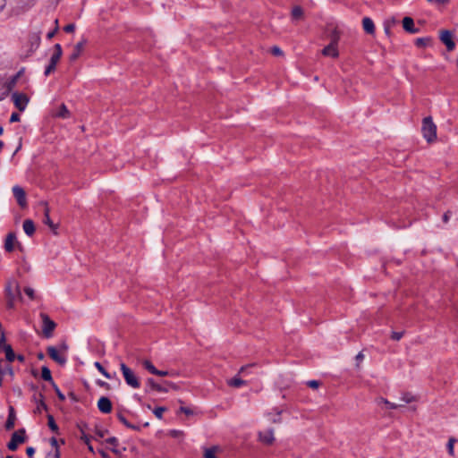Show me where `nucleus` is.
<instances>
[{
	"label": "nucleus",
	"mask_w": 458,
	"mask_h": 458,
	"mask_svg": "<svg viewBox=\"0 0 458 458\" xmlns=\"http://www.w3.org/2000/svg\"><path fill=\"white\" fill-rule=\"evenodd\" d=\"M422 134L428 143L433 142L437 139V126L433 123L431 116H427L422 121Z\"/></svg>",
	"instance_id": "nucleus-1"
},
{
	"label": "nucleus",
	"mask_w": 458,
	"mask_h": 458,
	"mask_svg": "<svg viewBox=\"0 0 458 458\" xmlns=\"http://www.w3.org/2000/svg\"><path fill=\"white\" fill-rule=\"evenodd\" d=\"M62 55L63 50L61 45L55 44L54 46V53L50 58L49 64L45 69V76H48L51 72H53L55 70L56 64L60 61Z\"/></svg>",
	"instance_id": "nucleus-2"
},
{
	"label": "nucleus",
	"mask_w": 458,
	"mask_h": 458,
	"mask_svg": "<svg viewBox=\"0 0 458 458\" xmlns=\"http://www.w3.org/2000/svg\"><path fill=\"white\" fill-rule=\"evenodd\" d=\"M120 368L126 384L132 388H139L140 384L135 373L124 363H121Z\"/></svg>",
	"instance_id": "nucleus-3"
},
{
	"label": "nucleus",
	"mask_w": 458,
	"mask_h": 458,
	"mask_svg": "<svg viewBox=\"0 0 458 458\" xmlns=\"http://www.w3.org/2000/svg\"><path fill=\"white\" fill-rule=\"evenodd\" d=\"M24 442H25V429L21 428V429L15 431L12 435L11 440L7 444V447L11 451H15L18 448V445Z\"/></svg>",
	"instance_id": "nucleus-4"
},
{
	"label": "nucleus",
	"mask_w": 458,
	"mask_h": 458,
	"mask_svg": "<svg viewBox=\"0 0 458 458\" xmlns=\"http://www.w3.org/2000/svg\"><path fill=\"white\" fill-rule=\"evenodd\" d=\"M40 317L43 322V335L46 338H50L56 327V324L45 313H41Z\"/></svg>",
	"instance_id": "nucleus-5"
},
{
	"label": "nucleus",
	"mask_w": 458,
	"mask_h": 458,
	"mask_svg": "<svg viewBox=\"0 0 458 458\" xmlns=\"http://www.w3.org/2000/svg\"><path fill=\"white\" fill-rule=\"evenodd\" d=\"M12 98L15 107L18 108L19 111L22 112L25 110L27 104L29 102V98L27 97V95L19 92H13L12 95Z\"/></svg>",
	"instance_id": "nucleus-6"
},
{
	"label": "nucleus",
	"mask_w": 458,
	"mask_h": 458,
	"mask_svg": "<svg viewBox=\"0 0 458 458\" xmlns=\"http://www.w3.org/2000/svg\"><path fill=\"white\" fill-rule=\"evenodd\" d=\"M15 245H17L20 249H21V245L17 241L15 233L11 232L5 237L4 244V250L9 253L13 252Z\"/></svg>",
	"instance_id": "nucleus-7"
},
{
	"label": "nucleus",
	"mask_w": 458,
	"mask_h": 458,
	"mask_svg": "<svg viewBox=\"0 0 458 458\" xmlns=\"http://www.w3.org/2000/svg\"><path fill=\"white\" fill-rule=\"evenodd\" d=\"M259 440L267 445H271L275 441L274 429L268 428L259 432Z\"/></svg>",
	"instance_id": "nucleus-8"
},
{
	"label": "nucleus",
	"mask_w": 458,
	"mask_h": 458,
	"mask_svg": "<svg viewBox=\"0 0 458 458\" xmlns=\"http://www.w3.org/2000/svg\"><path fill=\"white\" fill-rule=\"evenodd\" d=\"M13 193L14 198L17 200L18 205L21 208L26 207L27 201H26V193H25L24 190L21 187L15 185L13 187Z\"/></svg>",
	"instance_id": "nucleus-9"
},
{
	"label": "nucleus",
	"mask_w": 458,
	"mask_h": 458,
	"mask_svg": "<svg viewBox=\"0 0 458 458\" xmlns=\"http://www.w3.org/2000/svg\"><path fill=\"white\" fill-rule=\"evenodd\" d=\"M440 40L445 45L448 51H453L455 47V43L452 38V32L450 30H442L440 32Z\"/></svg>",
	"instance_id": "nucleus-10"
},
{
	"label": "nucleus",
	"mask_w": 458,
	"mask_h": 458,
	"mask_svg": "<svg viewBox=\"0 0 458 458\" xmlns=\"http://www.w3.org/2000/svg\"><path fill=\"white\" fill-rule=\"evenodd\" d=\"M112 403L108 397L102 396L98 401V408L103 413H110L112 411Z\"/></svg>",
	"instance_id": "nucleus-11"
},
{
	"label": "nucleus",
	"mask_w": 458,
	"mask_h": 458,
	"mask_svg": "<svg viewBox=\"0 0 458 458\" xmlns=\"http://www.w3.org/2000/svg\"><path fill=\"white\" fill-rule=\"evenodd\" d=\"M47 353L49 357L60 365L66 363V358L58 353V351L54 346L47 347Z\"/></svg>",
	"instance_id": "nucleus-12"
},
{
	"label": "nucleus",
	"mask_w": 458,
	"mask_h": 458,
	"mask_svg": "<svg viewBox=\"0 0 458 458\" xmlns=\"http://www.w3.org/2000/svg\"><path fill=\"white\" fill-rule=\"evenodd\" d=\"M148 388L146 389V392H149L150 390H155L161 393H166L168 392V389L164 387L161 384L157 383L153 378L149 377L146 381Z\"/></svg>",
	"instance_id": "nucleus-13"
},
{
	"label": "nucleus",
	"mask_w": 458,
	"mask_h": 458,
	"mask_svg": "<svg viewBox=\"0 0 458 458\" xmlns=\"http://www.w3.org/2000/svg\"><path fill=\"white\" fill-rule=\"evenodd\" d=\"M20 77V72H18L16 75L12 76L10 79H8L3 85V88L4 89V95L7 96L13 89L15 87L17 81Z\"/></svg>",
	"instance_id": "nucleus-14"
},
{
	"label": "nucleus",
	"mask_w": 458,
	"mask_h": 458,
	"mask_svg": "<svg viewBox=\"0 0 458 458\" xmlns=\"http://www.w3.org/2000/svg\"><path fill=\"white\" fill-rule=\"evenodd\" d=\"M403 27L409 33L415 34V33H418L420 31L419 28H416L414 26L413 19L411 18V17H408V16L403 18Z\"/></svg>",
	"instance_id": "nucleus-15"
},
{
	"label": "nucleus",
	"mask_w": 458,
	"mask_h": 458,
	"mask_svg": "<svg viewBox=\"0 0 458 458\" xmlns=\"http://www.w3.org/2000/svg\"><path fill=\"white\" fill-rule=\"evenodd\" d=\"M43 223L45 225H48L54 233H55V234L57 233V232H56L57 225L54 224L53 221L51 220V218L49 216V208H48L47 203H45Z\"/></svg>",
	"instance_id": "nucleus-16"
},
{
	"label": "nucleus",
	"mask_w": 458,
	"mask_h": 458,
	"mask_svg": "<svg viewBox=\"0 0 458 458\" xmlns=\"http://www.w3.org/2000/svg\"><path fill=\"white\" fill-rule=\"evenodd\" d=\"M85 43L86 40H81L75 45L74 49L69 57L71 62H74L80 56L84 48Z\"/></svg>",
	"instance_id": "nucleus-17"
},
{
	"label": "nucleus",
	"mask_w": 458,
	"mask_h": 458,
	"mask_svg": "<svg viewBox=\"0 0 458 458\" xmlns=\"http://www.w3.org/2000/svg\"><path fill=\"white\" fill-rule=\"evenodd\" d=\"M15 420H16V416H15L14 408L13 406H10L9 407L8 418H7L6 422H5V428L7 430H11V429H13L14 428Z\"/></svg>",
	"instance_id": "nucleus-18"
},
{
	"label": "nucleus",
	"mask_w": 458,
	"mask_h": 458,
	"mask_svg": "<svg viewBox=\"0 0 458 458\" xmlns=\"http://www.w3.org/2000/svg\"><path fill=\"white\" fill-rule=\"evenodd\" d=\"M22 228L28 236H32L36 230L34 222L31 219L24 220Z\"/></svg>",
	"instance_id": "nucleus-19"
},
{
	"label": "nucleus",
	"mask_w": 458,
	"mask_h": 458,
	"mask_svg": "<svg viewBox=\"0 0 458 458\" xmlns=\"http://www.w3.org/2000/svg\"><path fill=\"white\" fill-rule=\"evenodd\" d=\"M362 26H363V30L368 33V34H374L375 32V25H374V22L373 21L369 18V17H364L363 20H362Z\"/></svg>",
	"instance_id": "nucleus-20"
},
{
	"label": "nucleus",
	"mask_w": 458,
	"mask_h": 458,
	"mask_svg": "<svg viewBox=\"0 0 458 458\" xmlns=\"http://www.w3.org/2000/svg\"><path fill=\"white\" fill-rule=\"evenodd\" d=\"M322 54L326 56H332L334 58L339 55L337 47L331 44L324 47V49L322 50Z\"/></svg>",
	"instance_id": "nucleus-21"
},
{
	"label": "nucleus",
	"mask_w": 458,
	"mask_h": 458,
	"mask_svg": "<svg viewBox=\"0 0 458 458\" xmlns=\"http://www.w3.org/2000/svg\"><path fill=\"white\" fill-rule=\"evenodd\" d=\"M4 352H5L6 360L9 362H13L15 360L16 356L14 354V352H13L12 346L10 344H4Z\"/></svg>",
	"instance_id": "nucleus-22"
},
{
	"label": "nucleus",
	"mask_w": 458,
	"mask_h": 458,
	"mask_svg": "<svg viewBox=\"0 0 458 458\" xmlns=\"http://www.w3.org/2000/svg\"><path fill=\"white\" fill-rule=\"evenodd\" d=\"M227 384L230 386H233V387H241L242 386H244L246 385V381L245 380H242V378H240L238 376L227 380Z\"/></svg>",
	"instance_id": "nucleus-23"
},
{
	"label": "nucleus",
	"mask_w": 458,
	"mask_h": 458,
	"mask_svg": "<svg viewBox=\"0 0 458 458\" xmlns=\"http://www.w3.org/2000/svg\"><path fill=\"white\" fill-rule=\"evenodd\" d=\"M41 377L45 381L51 383V385H53V383H55L53 380L50 369L46 366L42 367V369H41Z\"/></svg>",
	"instance_id": "nucleus-24"
},
{
	"label": "nucleus",
	"mask_w": 458,
	"mask_h": 458,
	"mask_svg": "<svg viewBox=\"0 0 458 458\" xmlns=\"http://www.w3.org/2000/svg\"><path fill=\"white\" fill-rule=\"evenodd\" d=\"M55 116L64 118V119L68 118L70 116V112L64 104H62L59 106L58 111L55 113Z\"/></svg>",
	"instance_id": "nucleus-25"
},
{
	"label": "nucleus",
	"mask_w": 458,
	"mask_h": 458,
	"mask_svg": "<svg viewBox=\"0 0 458 458\" xmlns=\"http://www.w3.org/2000/svg\"><path fill=\"white\" fill-rule=\"evenodd\" d=\"M47 425H48L49 428H50L53 432H55V433L58 434L59 428H58L57 424L55 423V419H54L53 415H50V414H49V415H47Z\"/></svg>",
	"instance_id": "nucleus-26"
},
{
	"label": "nucleus",
	"mask_w": 458,
	"mask_h": 458,
	"mask_svg": "<svg viewBox=\"0 0 458 458\" xmlns=\"http://www.w3.org/2000/svg\"><path fill=\"white\" fill-rule=\"evenodd\" d=\"M330 38V43L331 45L336 46L338 44V41L340 39L339 32L336 29L333 30L329 35Z\"/></svg>",
	"instance_id": "nucleus-27"
},
{
	"label": "nucleus",
	"mask_w": 458,
	"mask_h": 458,
	"mask_svg": "<svg viewBox=\"0 0 458 458\" xmlns=\"http://www.w3.org/2000/svg\"><path fill=\"white\" fill-rule=\"evenodd\" d=\"M303 15V10L300 6H294L292 10V17L294 20H299Z\"/></svg>",
	"instance_id": "nucleus-28"
},
{
	"label": "nucleus",
	"mask_w": 458,
	"mask_h": 458,
	"mask_svg": "<svg viewBox=\"0 0 458 458\" xmlns=\"http://www.w3.org/2000/svg\"><path fill=\"white\" fill-rule=\"evenodd\" d=\"M142 366L144 367V369H146L149 373H151L153 375L155 374V372L157 370L156 367L148 360H144L142 361Z\"/></svg>",
	"instance_id": "nucleus-29"
},
{
	"label": "nucleus",
	"mask_w": 458,
	"mask_h": 458,
	"mask_svg": "<svg viewBox=\"0 0 458 458\" xmlns=\"http://www.w3.org/2000/svg\"><path fill=\"white\" fill-rule=\"evenodd\" d=\"M216 450H217L216 446L206 448L205 452H204V458H216Z\"/></svg>",
	"instance_id": "nucleus-30"
},
{
	"label": "nucleus",
	"mask_w": 458,
	"mask_h": 458,
	"mask_svg": "<svg viewBox=\"0 0 458 458\" xmlns=\"http://www.w3.org/2000/svg\"><path fill=\"white\" fill-rule=\"evenodd\" d=\"M431 41L430 38H419L415 40V45L418 47H424Z\"/></svg>",
	"instance_id": "nucleus-31"
},
{
	"label": "nucleus",
	"mask_w": 458,
	"mask_h": 458,
	"mask_svg": "<svg viewBox=\"0 0 458 458\" xmlns=\"http://www.w3.org/2000/svg\"><path fill=\"white\" fill-rule=\"evenodd\" d=\"M95 367L106 378H111V375L106 370V369L98 362H95Z\"/></svg>",
	"instance_id": "nucleus-32"
},
{
	"label": "nucleus",
	"mask_w": 458,
	"mask_h": 458,
	"mask_svg": "<svg viewBox=\"0 0 458 458\" xmlns=\"http://www.w3.org/2000/svg\"><path fill=\"white\" fill-rule=\"evenodd\" d=\"M380 402L385 403L387 406V408H389V409H396L398 407L403 406V404H396V403L389 402L387 399H385V398H380Z\"/></svg>",
	"instance_id": "nucleus-33"
},
{
	"label": "nucleus",
	"mask_w": 458,
	"mask_h": 458,
	"mask_svg": "<svg viewBox=\"0 0 458 458\" xmlns=\"http://www.w3.org/2000/svg\"><path fill=\"white\" fill-rule=\"evenodd\" d=\"M106 442L109 445H112L114 447H115L118 445V439L115 437L107 438ZM112 452H114V454H119L115 448H112Z\"/></svg>",
	"instance_id": "nucleus-34"
},
{
	"label": "nucleus",
	"mask_w": 458,
	"mask_h": 458,
	"mask_svg": "<svg viewBox=\"0 0 458 458\" xmlns=\"http://www.w3.org/2000/svg\"><path fill=\"white\" fill-rule=\"evenodd\" d=\"M161 385L164 387L167 388V389H169V388L174 389V390H178L179 389V386L176 385L175 383L171 382V381L164 380L161 383Z\"/></svg>",
	"instance_id": "nucleus-35"
},
{
	"label": "nucleus",
	"mask_w": 458,
	"mask_h": 458,
	"mask_svg": "<svg viewBox=\"0 0 458 458\" xmlns=\"http://www.w3.org/2000/svg\"><path fill=\"white\" fill-rule=\"evenodd\" d=\"M39 397H40V400L38 403V407L36 409V411L37 412H40V409H44V410H47V405L46 404V403L44 402V396L42 394H39Z\"/></svg>",
	"instance_id": "nucleus-36"
},
{
	"label": "nucleus",
	"mask_w": 458,
	"mask_h": 458,
	"mask_svg": "<svg viewBox=\"0 0 458 458\" xmlns=\"http://www.w3.org/2000/svg\"><path fill=\"white\" fill-rule=\"evenodd\" d=\"M52 386H53V388H54V390H55V394H56V395H57L58 399H59L60 401H64V400H65V396H64V394L60 391V389H59V388H58V386L55 385V383H53Z\"/></svg>",
	"instance_id": "nucleus-37"
},
{
	"label": "nucleus",
	"mask_w": 458,
	"mask_h": 458,
	"mask_svg": "<svg viewBox=\"0 0 458 458\" xmlns=\"http://www.w3.org/2000/svg\"><path fill=\"white\" fill-rule=\"evenodd\" d=\"M402 400L405 403H411L413 401H415V397L410 394V393H405L403 397H402Z\"/></svg>",
	"instance_id": "nucleus-38"
},
{
	"label": "nucleus",
	"mask_w": 458,
	"mask_h": 458,
	"mask_svg": "<svg viewBox=\"0 0 458 458\" xmlns=\"http://www.w3.org/2000/svg\"><path fill=\"white\" fill-rule=\"evenodd\" d=\"M166 410L165 407H157L155 408V410L153 411L155 416L158 419H162V416H163V412Z\"/></svg>",
	"instance_id": "nucleus-39"
},
{
	"label": "nucleus",
	"mask_w": 458,
	"mask_h": 458,
	"mask_svg": "<svg viewBox=\"0 0 458 458\" xmlns=\"http://www.w3.org/2000/svg\"><path fill=\"white\" fill-rule=\"evenodd\" d=\"M154 375L159 376V377H166V376H173L174 373L173 371L168 370H159L157 369Z\"/></svg>",
	"instance_id": "nucleus-40"
},
{
	"label": "nucleus",
	"mask_w": 458,
	"mask_h": 458,
	"mask_svg": "<svg viewBox=\"0 0 458 458\" xmlns=\"http://www.w3.org/2000/svg\"><path fill=\"white\" fill-rule=\"evenodd\" d=\"M455 441L456 440L454 437H451L447 443V451L451 455L454 454V444Z\"/></svg>",
	"instance_id": "nucleus-41"
},
{
	"label": "nucleus",
	"mask_w": 458,
	"mask_h": 458,
	"mask_svg": "<svg viewBox=\"0 0 458 458\" xmlns=\"http://www.w3.org/2000/svg\"><path fill=\"white\" fill-rule=\"evenodd\" d=\"M117 418L125 427H130V422L122 413H117Z\"/></svg>",
	"instance_id": "nucleus-42"
},
{
	"label": "nucleus",
	"mask_w": 458,
	"mask_h": 458,
	"mask_svg": "<svg viewBox=\"0 0 458 458\" xmlns=\"http://www.w3.org/2000/svg\"><path fill=\"white\" fill-rule=\"evenodd\" d=\"M403 335V332H393L391 338L394 341H399Z\"/></svg>",
	"instance_id": "nucleus-43"
},
{
	"label": "nucleus",
	"mask_w": 458,
	"mask_h": 458,
	"mask_svg": "<svg viewBox=\"0 0 458 458\" xmlns=\"http://www.w3.org/2000/svg\"><path fill=\"white\" fill-rule=\"evenodd\" d=\"M271 53L274 55H276V56H279V55H283V51L281 50L280 47L275 46L271 48Z\"/></svg>",
	"instance_id": "nucleus-44"
},
{
	"label": "nucleus",
	"mask_w": 458,
	"mask_h": 458,
	"mask_svg": "<svg viewBox=\"0 0 458 458\" xmlns=\"http://www.w3.org/2000/svg\"><path fill=\"white\" fill-rule=\"evenodd\" d=\"M40 43V37L38 35V34H34L33 36H31V44L32 46L35 45V46H38Z\"/></svg>",
	"instance_id": "nucleus-45"
},
{
	"label": "nucleus",
	"mask_w": 458,
	"mask_h": 458,
	"mask_svg": "<svg viewBox=\"0 0 458 458\" xmlns=\"http://www.w3.org/2000/svg\"><path fill=\"white\" fill-rule=\"evenodd\" d=\"M82 435L81 437V439L86 444V445H89V441H90V437L86 435L84 432H83V428H80Z\"/></svg>",
	"instance_id": "nucleus-46"
},
{
	"label": "nucleus",
	"mask_w": 458,
	"mask_h": 458,
	"mask_svg": "<svg viewBox=\"0 0 458 458\" xmlns=\"http://www.w3.org/2000/svg\"><path fill=\"white\" fill-rule=\"evenodd\" d=\"M307 385L311 388H318L320 386V382L318 380H310Z\"/></svg>",
	"instance_id": "nucleus-47"
},
{
	"label": "nucleus",
	"mask_w": 458,
	"mask_h": 458,
	"mask_svg": "<svg viewBox=\"0 0 458 458\" xmlns=\"http://www.w3.org/2000/svg\"><path fill=\"white\" fill-rule=\"evenodd\" d=\"M24 293L31 299H34V290L30 287H25Z\"/></svg>",
	"instance_id": "nucleus-48"
},
{
	"label": "nucleus",
	"mask_w": 458,
	"mask_h": 458,
	"mask_svg": "<svg viewBox=\"0 0 458 458\" xmlns=\"http://www.w3.org/2000/svg\"><path fill=\"white\" fill-rule=\"evenodd\" d=\"M95 432H96V435L98 437H104L106 436V434L108 433V430L107 429L103 430V429L96 428Z\"/></svg>",
	"instance_id": "nucleus-49"
},
{
	"label": "nucleus",
	"mask_w": 458,
	"mask_h": 458,
	"mask_svg": "<svg viewBox=\"0 0 458 458\" xmlns=\"http://www.w3.org/2000/svg\"><path fill=\"white\" fill-rule=\"evenodd\" d=\"M64 31L67 32V33H71V32H73L74 30H75V25L73 23H70V24H67L64 28Z\"/></svg>",
	"instance_id": "nucleus-50"
},
{
	"label": "nucleus",
	"mask_w": 458,
	"mask_h": 458,
	"mask_svg": "<svg viewBox=\"0 0 458 458\" xmlns=\"http://www.w3.org/2000/svg\"><path fill=\"white\" fill-rule=\"evenodd\" d=\"M20 119H21V116L18 113H13L10 117V122L11 123L19 122Z\"/></svg>",
	"instance_id": "nucleus-51"
},
{
	"label": "nucleus",
	"mask_w": 458,
	"mask_h": 458,
	"mask_svg": "<svg viewBox=\"0 0 458 458\" xmlns=\"http://www.w3.org/2000/svg\"><path fill=\"white\" fill-rule=\"evenodd\" d=\"M5 293L8 298H14V295L12 291L11 284H9L5 288Z\"/></svg>",
	"instance_id": "nucleus-52"
},
{
	"label": "nucleus",
	"mask_w": 458,
	"mask_h": 458,
	"mask_svg": "<svg viewBox=\"0 0 458 458\" xmlns=\"http://www.w3.org/2000/svg\"><path fill=\"white\" fill-rule=\"evenodd\" d=\"M180 411L185 413L186 415L193 414V411L190 408L184 406L180 407Z\"/></svg>",
	"instance_id": "nucleus-53"
},
{
	"label": "nucleus",
	"mask_w": 458,
	"mask_h": 458,
	"mask_svg": "<svg viewBox=\"0 0 458 458\" xmlns=\"http://www.w3.org/2000/svg\"><path fill=\"white\" fill-rule=\"evenodd\" d=\"M47 458H60V451L59 448L56 447V450L54 454H48Z\"/></svg>",
	"instance_id": "nucleus-54"
},
{
	"label": "nucleus",
	"mask_w": 458,
	"mask_h": 458,
	"mask_svg": "<svg viewBox=\"0 0 458 458\" xmlns=\"http://www.w3.org/2000/svg\"><path fill=\"white\" fill-rule=\"evenodd\" d=\"M255 364H248L246 366H242L240 370H239V374H242V373H244L250 367H253Z\"/></svg>",
	"instance_id": "nucleus-55"
},
{
	"label": "nucleus",
	"mask_w": 458,
	"mask_h": 458,
	"mask_svg": "<svg viewBox=\"0 0 458 458\" xmlns=\"http://www.w3.org/2000/svg\"><path fill=\"white\" fill-rule=\"evenodd\" d=\"M280 414H281V411H278L276 412V415H277V416H276V418H274V419H272V420H271L273 423H280V422H281Z\"/></svg>",
	"instance_id": "nucleus-56"
},
{
	"label": "nucleus",
	"mask_w": 458,
	"mask_h": 458,
	"mask_svg": "<svg viewBox=\"0 0 458 458\" xmlns=\"http://www.w3.org/2000/svg\"><path fill=\"white\" fill-rule=\"evenodd\" d=\"M97 384H98L99 386L106 387V388H109V384H107L106 382H104V381H102V380H98V381H97Z\"/></svg>",
	"instance_id": "nucleus-57"
},
{
	"label": "nucleus",
	"mask_w": 458,
	"mask_h": 458,
	"mask_svg": "<svg viewBox=\"0 0 458 458\" xmlns=\"http://www.w3.org/2000/svg\"><path fill=\"white\" fill-rule=\"evenodd\" d=\"M26 453H27L28 456H32L35 453V449L33 447L30 446L26 449Z\"/></svg>",
	"instance_id": "nucleus-58"
},
{
	"label": "nucleus",
	"mask_w": 458,
	"mask_h": 458,
	"mask_svg": "<svg viewBox=\"0 0 458 458\" xmlns=\"http://www.w3.org/2000/svg\"><path fill=\"white\" fill-rule=\"evenodd\" d=\"M50 444L53 447H55L56 449V447H58V444H57V440L55 437H52L50 439Z\"/></svg>",
	"instance_id": "nucleus-59"
},
{
	"label": "nucleus",
	"mask_w": 458,
	"mask_h": 458,
	"mask_svg": "<svg viewBox=\"0 0 458 458\" xmlns=\"http://www.w3.org/2000/svg\"><path fill=\"white\" fill-rule=\"evenodd\" d=\"M6 7V0H0V13Z\"/></svg>",
	"instance_id": "nucleus-60"
},
{
	"label": "nucleus",
	"mask_w": 458,
	"mask_h": 458,
	"mask_svg": "<svg viewBox=\"0 0 458 458\" xmlns=\"http://www.w3.org/2000/svg\"><path fill=\"white\" fill-rule=\"evenodd\" d=\"M5 336H4V334L2 333L1 336H0V347L3 346L5 344Z\"/></svg>",
	"instance_id": "nucleus-61"
},
{
	"label": "nucleus",
	"mask_w": 458,
	"mask_h": 458,
	"mask_svg": "<svg viewBox=\"0 0 458 458\" xmlns=\"http://www.w3.org/2000/svg\"><path fill=\"white\" fill-rule=\"evenodd\" d=\"M364 359V354L360 352L356 355V360L361 361Z\"/></svg>",
	"instance_id": "nucleus-62"
},
{
	"label": "nucleus",
	"mask_w": 458,
	"mask_h": 458,
	"mask_svg": "<svg viewBox=\"0 0 458 458\" xmlns=\"http://www.w3.org/2000/svg\"><path fill=\"white\" fill-rule=\"evenodd\" d=\"M56 30H57V29H55L54 30H52V31L48 32V33H47V38L48 39L52 38L55 36V34Z\"/></svg>",
	"instance_id": "nucleus-63"
},
{
	"label": "nucleus",
	"mask_w": 458,
	"mask_h": 458,
	"mask_svg": "<svg viewBox=\"0 0 458 458\" xmlns=\"http://www.w3.org/2000/svg\"><path fill=\"white\" fill-rule=\"evenodd\" d=\"M385 31H386V34L389 35V33H390V23H389V21H386L385 23Z\"/></svg>",
	"instance_id": "nucleus-64"
}]
</instances>
